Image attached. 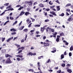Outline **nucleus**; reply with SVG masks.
<instances>
[{"label":"nucleus","mask_w":73,"mask_h":73,"mask_svg":"<svg viewBox=\"0 0 73 73\" xmlns=\"http://www.w3.org/2000/svg\"><path fill=\"white\" fill-rule=\"evenodd\" d=\"M17 23V21H16L14 23H13V25H15Z\"/></svg>","instance_id":"obj_36"},{"label":"nucleus","mask_w":73,"mask_h":73,"mask_svg":"<svg viewBox=\"0 0 73 73\" xmlns=\"http://www.w3.org/2000/svg\"><path fill=\"white\" fill-rule=\"evenodd\" d=\"M73 50V46H71L70 48V51H72Z\"/></svg>","instance_id":"obj_28"},{"label":"nucleus","mask_w":73,"mask_h":73,"mask_svg":"<svg viewBox=\"0 0 73 73\" xmlns=\"http://www.w3.org/2000/svg\"><path fill=\"white\" fill-rule=\"evenodd\" d=\"M21 54H22V55H17L16 56L17 57H20V58H23V54L22 53H21Z\"/></svg>","instance_id":"obj_4"},{"label":"nucleus","mask_w":73,"mask_h":73,"mask_svg":"<svg viewBox=\"0 0 73 73\" xmlns=\"http://www.w3.org/2000/svg\"><path fill=\"white\" fill-rule=\"evenodd\" d=\"M1 52L2 53H5V52H6V50H5V49L2 50H1Z\"/></svg>","instance_id":"obj_21"},{"label":"nucleus","mask_w":73,"mask_h":73,"mask_svg":"<svg viewBox=\"0 0 73 73\" xmlns=\"http://www.w3.org/2000/svg\"><path fill=\"white\" fill-rule=\"evenodd\" d=\"M56 52V49L55 48H52V51H51L52 53H55Z\"/></svg>","instance_id":"obj_5"},{"label":"nucleus","mask_w":73,"mask_h":73,"mask_svg":"<svg viewBox=\"0 0 73 73\" xmlns=\"http://www.w3.org/2000/svg\"><path fill=\"white\" fill-rule=\"evenodd\" d=\"M49 30H50L51 32H54V29H53L50 28Z\"/></svg>","instance_id":"obj_12"},{"label":"nucleus","mask_w":73,"mask_h":73,"mask_svg":"<svg viewBox=\"0 0 73 73\" xmlns=\"http://www.w3.org/2000/svg\"><path fill=\"white\" fill-rule=\"evenodd\" d=\"M25 3L27 4H29V6H32V5H33L32 1L31 0L30 1H26Z\"/></svg>","instance_id":"obj_2"},{"label":"nucleus","mask_w":73,"mask_h":73,"mask_svg":"<svg viewBox=\"0 0 73 73\" xmlns=\"http://www.w3.org/2000/svg\"><path fill=\"white\" fill-rule=\"evenodd\" d=\"M40 62H38L37 63L38 66V67H40V66H41L40 65Z\"/></svg>","instance_id":"obj_40"},{"label":"nucleus","mask_w":73,"mask_h":73,"mask_svg":"<svg viewBox=\"0 0 73 73\" xmlns=\"http://www.w3.org/2000/svg\"><path fill=\"white\" fill-rule=\"evenodd\" d=\"M34 27H40V25H35Z\"/></svg>","instance_id":"obj_30"},{"label":"nucleus","mask_w":73,"mask_h":73,"mask_svg":"<svg viewBox=\"0 0 73 73\" xmlns=\"http://www.w3.org/2000/svg\"><path fill=\"white\" fill-rule=\"evenodd\" d=\"M51 62V61H50V59H49L46 62V64H47V63H49V62Z\"/></svg>","instance_id":"obj_18"},{"label":"nucleus","mask_w":73,"mask_h":73,"mask_svg":"<svg viewBox=\"0 0 73 73\" xmlns=\"http://www.w3.org/2000/svg\"><path fill=\"white\" fill-rule=\"evenodd\" d=\"M6 64H11L12 63V62L11 60V58H8L5 62Z\"/></svg>","instance_id":"obj_1"},{"label":"nucleus","mask_w":73,"mask_h":73,"mask_svg":"<svg viewBox=\"0 0 73 73\" xmlns=\"http://www.w3.org/2000/svg\"><path fill=\"white\" fill-rule=\"evenodd\" d=\"M8 5H9V3H5L4 4V5H5V6H8Z\"/></svg>","instance_id":"obj_39"},{"label":"nucleus","mask_w":73,"mask_h":73,"mask_svg":"<svg viewBox=\"0 0 73 73\" xmlns=\"http://www.w3.org/2000/svg\"><path fill=\"white\" fill-rule=\"evenodd\" d=\"M61 70H59L57 72V73H61Z\"/></svg>","instance_id":"obj_31"},{"label":"nucleus","mask_w":73,"mask_h":73,"mask_svg":"<svg viewBox=\"0 0 73 73\" xmlns=\"http://www.w3.org/2000/svg\"><path fill=\"white\" fill-rule=\"evenodd\" d=\"M31 19L32 20V22H34V21H35V19H33L32 18H31Z\"/></svg>","instance_id":"obj_37"},{"label":"nucleus","mask_w":73,"mask_h":73,"mask_svg":"<svg viewBox=\"0 0 73 73\" xmlns=\"http://www.w3.org/2000/svg\"><path fill=\"white\" fill-rule=\"evenodd\" d=\"M52 15H54V16H57V15H56V14L55 12H54L53 13Z\"/></svg>","instance_id":"obj_42"},{"label":"nucleus","mask_w":73,"mask_h":73,"mask_svg":"<svg viewBox=\"0 0 73 73\" xmlns=\"http://www.w3.org/2000/svg\"><path fill=\"white\" fill-rule=\"evenodd\" d=\"M21 7V5H17L16 6V7L17 8V7Z\"/></svg>","instance_id":"obj_50"},{"label":"nucleus","mask_w":73,"mask_h":73,"mask_svg":"<svg viewBox=\"0 0 73 73\" xmlns=\"http://www.w3.org/2000/svg\"><path fill=\"white\" fill-rule=\"evenodd\" d=\"M57 9L56 10L57 11H59L60 10V6H56Z\"/></svg>","instance_id":"obj_11"},{"label":"nucleus","mask_w":73,"mask_h":73,"mask_svg":"<svg viewBox=\"0 0 73 73\" xmlns=\"http://www.w3.org/2000/svg\"><path fill=\"white\" fill-rule=\"evenodd\" d=\"M64 13H62L60 15H59V16H62V17L64 16Z\"/></svg>","instance_id":"obj_33"},{"label":"nucleus","mask_w":73,"mask_h":73,"mask_svg":"<svg viewBox=\"0 0 73 73\" xmlns=\"http://www.w3.org/2000/svg\"><path fill=\"white\" fill-rule=\"evenodd\" d=\"M49 4L50 5H52L53 4V3H51V1H50L49 2Z\"/></svg>","instance_id":"obj_57"},{"label":"nucleus","mask_w":73,"mask_h":73,"mask_svg":"<svg viewBox=\"0 0 73 73\" xmlns=\"http://www.w3.org/2000/svg\"><path fill=\"white\" fill-rule=\"evenodd\" d=\"M61 66H62V67H65V63H62V64Z\"/></svg>","instance_id":"obj_29"},{"label":"nucleus","mask_w":73,"mask_h":73,"mask_svg":"<svg viewBox=\"0 0 73 73\" xmlns=\"http://www.w3.org/2000/svg\"><path fill=\"white\" fill-rule=\"evenodd\" d=\"M66 66L68 67L70 66V64H67L66 65Z\"/></svg>","instance_id":"obj_49"},{"label":"nucleus","mask_w":73,"mask_h":73,"mask_svg":"<svg viewBox=\"0 0 73 73\" xmlns=\"http://www.w3.org/2000/svg\"><path fill=\"white\" fill-rule=\"evenodd\" d=\"M17 60L19 61H20V58H17Z\"/></svg>","instance_id":"obj_52"},{"label":"nucleus","mask_w":73,"mask_h":73,"mask_svg":"<svg viewBox=\"0 0 73 73\" xmlns=\"http://www.w3.org/2000/svg\"><path fill=\"white\" fill-rule=\"evenodd\" d=\"M4 13H5V12H3V13H2L0 14V16H3V15H4Z\"/></svg>","instance_id":"obj_48"},{"label":"nucleus","mask_w":73,"mask_h":73,"mask_svg":"<svg viewBox=\"0 0 73 73\" xmlns=\"http://www.w3.org/2000/svg\"><path fill=\"white\" fill-rule=\"evenodd\" d=\"M36 4H37V1L34 3L33 5H36Z\"/></svg>","instance_id":"obj_41"},{"label":"nucleus","mask_w":73,"mask_h":73,"mask_svg":"<svg viewBox=\"0 0 73 73\" xmlns=\"http://www.w3.org/2000/svg\"><path fill=\"white\" fill-rule=\"evenodd\" d=\"M44 13L45 16H47V12H44Z\"/></svg>","instance_id":"obj_53"},{"label":"nucleus","mask_w":73,"mask_h":73,"mask_svg":"<svg viewBox=\"0 0 73 73\" xmlns=\"http://www.w3.org/2000/svg\"><path fill=\"white\" fill-rule=\"evenodd\" d=\"M15 45L17 46V48H19V47H20V45H18L17 44H15Z\"/></svg>","instance_id":"obj_24"},{"label":"nucleus","mask_w":73,"mask_h":73,"mask_svg":"<svg viewBox=\"0 0 73 73\" xmlns=\"http://www.w3.org/2000/svg\"><path fill=\"white\" fill-rule=\"evenodd\" d=\"M16 32H13L11 33L12 35H16Z\"/></svg>","instance_id":"obj_44"},{"label":"nucleus","mask_w":73,"mask_h":73,"mask_svg":"<svg viewBox=\"0 0 73 73\" xmlns=\"http://www.w3.org/2000/svg\"><path fill=\"white\" fill-rule=\"evenodd\" d=\"M60 35H57V38L56 39V42H59V41H60Z\"/></svg>","instance_id":"obj_3"},{"label":"nucleus","mask_w":73,"mask_h":73,"mask_svg":"<svg viewBox=\"0 0 73 73\" xmlns=\"http://www.w3.org/2000/svg\"><path fill=\"white\" fill-rule=\"evenodd\" d=\"M50 41H49V40H46V43H48Z\"/></svg>","instance_id":"obj_62"},{"label":"nucleus","mask_w":73,"mask_h":73,"mask_svg":"<svg viewBox=\"0 0 73 73\" xmlns=\"http://www.w3.org/2000/svg\"><path fill=\"white\" fill-rule=\"evenodd\" d=\"M61 59H63L64 58V54H62L61 56Z\"/></svg>","instance_id":"obj_23"},{"label":"nucleus","mask_w":73,"mask_h":73,"mask_svg":"<svg viewBox=\"0 0 73 73\" xmlns=\"http://www.w3.org/2000/svg\"><path fill=\"white\" fill-rule=\"evenodd\" d=\"M29 14H30L29 12H26L25 13V15H26V16H28V15H29Z\"/></svg>","instance_id":"obj_19"},{"label":"nucleus","mask_w":73,"mask_h":73,"mask_svg":"<svg viewBox=\"0 0 73 73\" xmlns=\"http://www.w3.org/2000/svg\"><path fill=\"white\" fill-rule=\"evenodd\" d=\"M55 2H56V3H58V4H60V2H59V1H58V0L55 1Z\"/></svg>","instance_id":"obj_61"},{"label":"nucleus","mask_w":73,"mask_h":73,"mask_svg":"<svg viewBox=\"0 0 73 73\" xmlns=\"http://www.w3.org/2000/svg\"><path fill=\"white\" fill-rule=\"evenodd\" d=\"M24 13H25V12L23 11H21L20 15L22 16V15H23V14H24Z\"/></svg>","instance_id":"obj_15"},{"label":"nucleus","mask_w":73,"mask_h":73,"mask_svg":"<svg viewBox=\"0 0 73 73\" xmlns=\"http://www.w3.org/2000/svg\"><path fill=\"white\" fill-rule=\"evenodd\" d=\"M4 6H3L0 7V9H3V8H4Z\"/></svg>","instance_id":"obj_64"},{"label":"nucleus","mask_w":73,"mask_h":73,"mask_svg":"<svg viewBox=\"0 0 73 73\" xmlns=\"http://www.w3.org/2000/svg\"><path fill=\"white\" fill-rule=\"evenodd\" d=\"M67 71L69 73H71L72 72V70L70 69H68L67 70Z\"/></svg>","instance_id":"obj_10"},{"label":"nucleus","mask_w":73,"mask_h":73,"mask_svg":"<svg viewBox=\"0 0 73 73\" xmlns=\"http://www.w3.org/2000/svg\"><path fill=\"white\" fill-rule=\"evenodd\" d=\"M45 29L43 28V27H41L40 28V31L42 32H44V30H45Z\"/></svg>","instance_id":"obj_7"},{"label":"nucleus","mask_w":73,"mask_h":73,"mask_svg":"<svg viewBox=\"0 0 73 73\" xmlns=\"http://www.w3.org/2000/svg\"><path fill=\"white\" fill-rule=\"evenodd\" d=\"M23 31H25V32H28V30L27 29H24Z\"/></svg>","instance_id":"obj_32"},{"label":"nucleus","mask_w":73,"mask_h":73,"mask_svg":"<svg viewBox=\"0 0 73 73\" xmlns=\"http://www.w3.org/2000/svg\"><path fill=\"white\" fill-rule=\"evenodd\" d=\"M10 20H14V18H13V17H10Z\"/></svg>","instance_id":"obj_46"},{"label":"nucleus","mask_w":73,"mask_h":73,"mask_svg":"<svg viewBox=\"0 0 73 73\" xmlns=\"http://www.w3.org/2000/svg\"><path fill=\"white\" fill-rule=\"evenodd\" d=\"M39 6L40 7H41V8H43L44 7V5L42 3H40L39 5Z\"/></svg>","instance_id":"obj_8"},{"label":"nucleus","mask_w":73,"mask_h":73,"mask_svg":"<svg viewBox=\"0 0 73 73\" xmlns=\"http://www.w3.org/2000/svg\"><path fill=\"white\" fill-rule=\"evenodd\" d=\"M5 57L6 58H7L8 57H12V56H11V55H9V54H5Z\"/></svg>","instance_id":"obj_6"},{"label":"nucleus","mask_w":73,"mask_h":73,"mask_svg":"<svg viewBox=\"0 0 73 73\" xmlns=\"http://www.w3.org/2000/svg\"><path fill=\"white\" fill-rule=\"evenodd\" d=\"M28 56L31 55V56H32V53L31 52H30L28 54H27Z\"/></svg>","instance_id":"obj_26"},{"label":"nucleus","mask_w":73,"mask_h":73,"mask_svg":"<svg viewBox=\"0 0 73 73\" xmlns=\"http://www.w3.org/2000/svg\"><path fill=\"white\" fill-rule=\"evenodd\" d=\"M55 7V6H51L50 7V8H51V9H53V8H54V7Z\"/></svg>","instance_id":"obj_51"},{"label":"nucleus","mask_w":73,"mask_h":73,"mask_svg":"<svg viewBox=\"0 0 73 73\" xmlns=\"http://www.w3.org/2000/svg\"><path fill=\"white\" fill-rule=\"evenodd\" d=\"M36 34H40V32L39 31H36Z\"/></svg>","instance_id":"obj_60"},{"label":"nucleus","mask_w":73,"mask_h":73,"mask_svg":"<svg viewBox=\"0 0 73 73\" xmlns=\"http://www.w3.org/2000/svg\"><path fill=\"white\" fill-rule=\"evenodd\" d=\"M49 16H50V17H53V15L49 14Z\"/></svg>","instance_id":"obj_54"},{"label":"nucleus","mask_w":73,"mask_h":73,"mask_svg":"<svg viewBox=\"0 0 73 73\" xmlns=\"http://www.w3.org/2000/svg\"><path fill=\"white\" fill-rule=\"evenodd\" d=\"M22 50H19L18 52H17V54H20V53L22 52Z\"/></svg>","instance_id":"obj_34"},{"label":"nucleus","mask_w":73,"mask_h":73,"mask_svg":"<svg viewBox=\"0 0 73 73\" xmlns=\"http://www.w3.org/2000/svg\"><path fill=\"white\" fill-rule=\"evenodd\" d=\"M44 46H49V43H46L45 44H44Z\"/></svg>","instance_id":"obj_14"},{"label":"nucleus","mask_w":73,"mask_h":73,"mask_svg":"<svg viewBox=\"0 0 73 73\" xmlns=\"http://www.w3.org/2000/svg\"><path fill=\"white\" fill-rule=\"evenodd\" d=\"M45 10L46 11H50V9L47 8V9H46Z\"/></svg>","instance_id":"obj_43"},{"label":"nucleus","mask_w":73,"mask_h":73,"mask_svg":"<svg viewBox=\"0 0 73 73\" xmlns=\"http://www.w3.org/2000/svg\"><path fill=\"white\" fill-rule=\"evenodd\" d=\"M21 42H24V40L22 39V40H21Z\"/></svg>","instance_id":"obj_58"},{"label":"nucleus","mask_w":73,"mask_h":73,"mask_svg":"<svg viewBox=\"0 0 73 73\" xmlns=\"http://www.w3.org/2000/svg\"><path fill=\"white\" fill-rule=\"evenodd\" d=\"M48 21H49V19H47L45 20V22H48Z\"/></svg>","instance_id":"obj_55"},{"label":"nucleus","mask_w":73,"mask_h":73,"mask_svg":"<svg viewBox=\"0 0 73 73\" xmlns=\"http://www.w3.org/2000/svg\"><path fill=\"white\" fill-rule=\"evenodd\" d=\"M56 35H57V32L55 33L54 34H53V37H54L55 38H56Z\"/></svg>","instance_id":"obj_9"},{"label":"nucleus","mask_w":73,"mask_h":73,"mask_svg":"<svg viewBox=\"0 0 73 73\" xmlns=\"http://www.w3.org/2000/svg\"><path fill=\"white\" fill-rule=\"evenodd\" d=\"M32 55H33V56H35V55H36V53H33Z\"/></svg>","instance_id":"obj_63"},{"label":"nucleus","mask_w":73,"mask_h":73,"mask_svg":"<svg viewBox=\"0 0 73 73\" xmlns=\"http://www.w3.org/2000/svg\"><path fill=\"white\" fill-rule=\"evenodd\" d=\"M41 58H44V56H41L39 57H38V60H40L41 59Z\"/></svg>","instance_id":"obj_13"},{"label":"nucleus","mask_w":73,"mask_h":73,"mask_svg":"<svg viewBox=\"0 0 73 73\" xmlns=\"http://www.w3.org/2000/svg\"><path fill=\"white\" fill-rule=\"evenodd\" d=\"M64 33H62L60 34V36H62L64 35Z\"/></svg>","instance_id":"obj_35"},{"label":"nucleus","mask_w":73,"mask_h":73,"mask_svg":"<svg viewBox=\"0 0 73 73\" xmlns=\"http://www.w3.org/2000/svg\"><path fill=\"white\" fill-rule=\"evenodd\" d=\"M2 38V42H3V41H4V40H5V37H2L1 38Z\"/></svg>","instance_id":"obj_25"},{"label":"nucleus","mask_w":73,"mask_h":73,"mask_svg":"<svg viewBox=\"0 0 73 73\" xmlns=\"http://www.w3.org/2000/svg\"><path fill=\"white\" fill-rule=\"evenodd\" d=\"M9 11H13L14 10V9H13V8H10L9 9Z\"/></svg>","instance_id":"obj_45"},{"label":"nucleus","mask_w":73,"mask_h":73,"mask_svg":"<svg viewBox=\"0 0 73 73\" xmlns=\"http://www.w3.org/2000/svg\"><path fill=\"white\" fill-rule=\"evenodd\" d=\"M69 56L70 57H71V56H72V52H69Z\"/></svg>","instance_id":"obj_38"},{"label":"nucleus","mask_w":73,"mask_h":73,"mask_svg":"<svg viewBox=\"0 0 73 73\" xmlns=\"http://www.w3.org/2000/svg\"><path fill=\"white\" fill-rule=\"evenodd\" d=\"M49 30V27H47V29H46V31L47 32H48V30Z\"/></svg>","instance_id":"obj_59"},{"label":"nucleus","mask_w":73,"mask_h":73,"mask_svg":"<svg viewBox=\"0 0 73 73\" xmlns=\"http://www.w3.org/2000/svg\"><path fill=\"white\" fill-rule=\"evenodd\" d=\"M29 72H34V70L32 69H29Z\"/></svg>","instance_id":"obj_27"},{"label":"nucleus","mask_w":73,"mask_h":73,"mask_svg":"<svg viewBox=\"0 0 73 73\" xmlns=\"http://www.w3.org/2000/svg\"><path fill=\"white\" fill-rule=\"evenodd\" d=\"M66 11L67 12H70V10L69 9H67L66 10Z\"/></svg>","instance_id":"obj_56"},{"label":"nucleus","mask_w":73,"mask_h":73,"mask_svg":"<svg viewBox=\"0 0 73 73\" xmlns=\"http://www.w3.org/2000/svg\"><path fill=\"white\" fill-rule=\"evenodd\" d=\"M32 23H31L28 26V27H32Z\"/></svg>","instance_id":"obj_47"},{"label":"nucleus","mask_w":73,"mask_h":73,"mask_svg":"<svg viewBox=\"0 0 73 73\" xmlns=\"http://www.w3.org/2000/svg\"><path fill=\"white\" fill-rule=\"evenodd\" d=\"M11 31V32H12V31L13 32H15V31H16V30H15V29H11L10 30Z\"/></svg>","instance_id":"obj_17"},{"label":"nucleus","mask_w":73,"mask_h":73,"mask_svg":"<svg viewBox=\"0 0 73 73\" xmlns=\"http://www.w3.org/2000/svg\"><path fill=\"white\" fill-rule=\"evenodd\" d=\"M72 20L73 19H72V18L70 17L68 19V21H72Z\"/></svg>","instance_id":"obj_20"},{"label":"nucleus","mask_w":73,"mask_h":73,"mask_svg":"<svg viewBox=\"0 0 73 73\" xmlns=\"http://www.w3.org/2000/svg\"><path fill=\"white\" fill-rule=\"evenodd\" d=\"M71 6V4L70 3H68L67 4L66 6V7H69V6Z\"/></svg>","instance_id":"obj_22"},{"label":"nucleus","mask_w":73,"mask_h":73,"mask_svg":"<svg viewBox=\"0 0 73 73\" xmlns=\"http://www.w3.org/2000/svg\"><path fill=\"white\" fill-rule=\"evenodd\" d=\"M24 26H21L19 28V30H21H21H23V29H24Z\"/></svg>","instance_id":"obj_16"}]
</instances>
